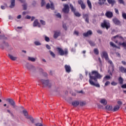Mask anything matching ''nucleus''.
<instances>
[{"instance_id": "obj_17", "label": "nucleus", "mask_w": 126, "mask_h": 126, "mask_svg": "<svg viewBox=\"0 0 126 126\" xmlns=\"http://www.w3.org/2000/svg\"><path fill=\"white\" fill-rule=\"evenodd\" d=\"M71 104L72 106H73V107H77V106L79 105V101L75 100L72 101Z\"/></svg>"}, {"instance_id": "obj_61", "label": "nucleus", "mask_w": 126, "mask_h": 126, "mask_svg": "<svg viewBox=\"0 0 126 126\" xmlns=\"http://www.w3.org/2000/svg\"><path fill=\"white\" fill-rule=\"evenodd\" d=\"M46 4V2H45V1H41V6H44L45 5V4Z\"/></svg>"}, {"instance_id": "obj_56", "label": "nucleus", "mask_w": 126, "mask_h": 126, "mask_svg": "<svg viewBox=\"0 0 126 126\" xmlns=\"http://www.w3.org/2000/svg\"><path fill=\"white\" fill-rule=\"evenodd\" d=\"M118 1L120 2V3L125 4V1H124V0H118Z\"/></svg>"}, {"instance_id": "obj_62", "label": "nucleus", "mask_w": 126, "mask_h": 126, "mask_svg": "<svg viewBox=\"0 0 126 126\" xmlns=\"http://www.w3.org/2000/svg\"><path fill=\"white\" fill-rule=\"evenodd\" d=\"M46 47L47 48V49L48 50H51V46H50V45H49V44H46Z\"/></svg>"}, {"instance_id": "obj_49", "label": "nucleus", "mask_w": 126, "mask_h": 126, "mask_svg": "<svg viewBox=\"0 0 126 126\" xmlns=\"http://www.w3.org/2000/svg\"><path fill=\"white\" fill-rule=\"evenodd\" d=\"M81 7L82 9H84L85 8H86V6L85 5V4L84 3V4L81 5Z\"/></svg>"}, {"instance_id": "obj_6", "label": "nucleus", "mask_w": 126, "mask_h": 126, "mask_svg": "<svg viewBox=\"0 0 126 126\" xmlns=\"http://www.w3.org/2000/svg\"><path fill=\"white\" fill-rule=\"evenodd\" d=\"M46 7L47 9H50V8L52 10H55V5H54V2L52 1H50V3H48Z\"/></svg>"}, {"instance_id": "obj_57", "label": "nucleus", "mask_w": 126, "mask_h": 126, "mask_svg": "<svg viewBox=\"0 0 126 126\" xmlns=\"http://www.w3.org/2000/svg\"><path fill=\"white\" fill-rule=\"evenodd\" d=\"M35 126H43V124L42 123H36L35 124Z\"/></svg>"}, {"instance_id": "obj_27", "label": "nucleus", "mask_w": 126, "mask_h": 126, "mask_svg": "<svg viewBox=\"0 0 126 126\" xmlns=\"http://www.w3.org/2000/svg\"><path fill=\"white\" fill-rule=\"evenodd\" d=\"M28 60L30 62H36V58H34V57H28Z\"/></svg>"}, {"instance_id": "obj_55", "label": "nucleus", "mask_w": 126, "mask_h": 126, "mask_svg": "<svg viewBox=\"0 0 126 126\" xmlns=\"http://www.w3.org/2000/svg\"><path fill=\"white\" fill-rule=\"evenodd\" d=\"M63 30L65 31L67 30V27H66V25L65 24H63Z\"/></svg>"}, {"instance_id": "obj_41", "label": "nucleus", "mask_w": 126, "mask_h": 126, "mask_svg": "<svg viewBox=\"0 0 126 126\" xmlns=\"http://www.w3.org/2000/svg\"><path fill=\"white\" fill-rule=\"evenodd\" d=\"M49 53H50L51 56H52V57H53V58H56V55L55 54V53H54V52H53V51L50 50Z\"/></svg>"}, {"instance_id": "obj_39", "label": "nucleus", "mask_w": 126, "mask_h": 126, "mask_svg": "<svg viewBox=\"0 0 126 126\" xmlns=\"http://www.w3.org/2000/svg\"><path fill=\"white\" fill-rule=\"evenodd\" d=\"M68 54V50L67 49L65 48L64 49L63 51V55L64 56H67V54Z\"/></svg>"}, {"instance_id": "obj_16", "label": "nucleus", "mask_w": 126, "mask_h": 126, "mask_svg": "<svg viewBox=\"0 0 126 126\" xmlns=\"http://www.w3.org/2000/svg\"><path fill=\"white\" fill-rule=\"evenodd\" d=\"M33 27H36V26H37L39 28L41 27L40 24L38 22V20H34V21L33 22Z\"/></svg>"}, {"instance_id": "obj_15", "label": "nucleus", "mask_w": 126, "mask_h": 126, "mask_svg": "<svg viewBox=\"0 0 126 126\" xmlns=\"http://www.w3.org/2000/svg\"><path fill=\"white\" fill-rule=\"evenodd\" d=\"M108 63H110L111 65V70L112 72H114L115 71V65H114V63H113V61L111 60L108 61Z\"/></svg>"}, {"instance_id": "obj_23", "label": "nucleus", "mask_w": 126, "mask_h": 126, "mask_svg": "<svg viewBox=\"0 0 126 126\" xmlns=\"http://www.w3.org/2000/svg\"><path fill=\"white\" fill-rule=\"evenodd\" d=\"M100 103L103 104L104 106H106V105H107V100H106L105 98H102L100 101Z\"/></svg>"}, {"instance_id": "obj_50", "label": "nucleus", "mask_w": 126, "mask_h": 126, "mask_svg": "<svg viewBox=\"0 0 126 126\" xmlns=\"http://www.w3.org/2000/svg\"><path fill=\"white\" fill-rule=\"evenodd\" d=\"M121 88H123V89H126V84H123L121 86Z\"/></svg>"}, {"instance_id": "obj_59", "label": "nucleus", "mask_w": 126, "mask_h": 126, "mask_svg": "<svg viewBox=\"0 0 126 126\" xmlns=\"http://www.w3.org/2000/svg\"><path fill=\"white\" fill-rule=\"evenodd\" d=\"M74 34H75V35H77V36H79V32H78L76 31H75L74 32Z\"/></svg>"}, {"instance_id": "obj_35", "label": "nucleus", "mask_w": 126, "mask_h": 126, "mask_svg": "<svg viewBox=\"0 0 126 126\" xmlns=\"http://www.w3.org/2000/svg\"><path fill=\"white\" fill-rule=\"evenodd\" d=\"M7 112H8V113L9 114V115H10L11 117H12V118L14 117V115L12 113V111H11L10 110L7 109Z\"/></svg>"}, {"instance_id": "obj_8", "label": "nucleus", "mask_w": 126, "mask_h": 126, "mask_svg": "<svg viewBox=\"0 0 126 126\" xmlns=\"http://www.w3.org/2000/svg\"><path fill=\"white\" fill-rule=\"evenodd\" d=\"M93 34V32H92V30H89L86 32L83 33L82 35L83 37H89V36H91Z\"/></svg>"}, {"instance_id": "obj_52", "label": "nucleus", "mask_w": 126, "mask_h": 126, "mask_svg": "<svg viewBox=\"0 0 126 126\" xmlns=\"http://www.w3.org/2000/svg\"><path fill=\"white\" fill-rule=\"evenodd\" d=\"M20 19H21V16H18L16 18V21H20Z\"/></svg>"}, {"instance_id": "obj_48", "label": "nucleus", "mask_w": 126, "mask_h": 126, "mask_svg": "<svg viewBox=\"0 0 126 126\" xmlns=\"http://www.w3.org/2000/svg\"><path fill=\"white\" fill-rule=\"evenodd\" d=\"M23 7L24 10H26L27 9V5L26 4H23Z\"/></svg>"}, {"instance_id": "obj_53", "label": "nucleus", "mask_w": 126, "mask_h": 126, "mask_svg": "<svg viewBox=\"0 0 126 126\" xmlns=\"http://www.w3.org/2000/svg\"><path fill=\"white\" fill-rule=\"evenodd\" d=\"M40 22L42 25H45L46 24V22L43 20H41Z\"/></svg>"}, {"instance_id": "obj_4", "label": "nucleus", "mask_w": 126, "mask_h": 126, "mask_svg": "<svg viewBox=\"0 0 126 126\" xmlns=\"http://www.w3.org/2000/svg\"><path fill=\"white\" fill-rule=\"evenodd\" d=\"M40 82L42 83V85L44 87L48 86V87H51V86H52V84L50 83V81L49 80L41 79L40 80Z\"/></svg>"}, {"instance_id": "obj_43", "label": "nucleus", "mask_w": 126, "mask_h": 126, "mask_svg": "<svg viewBox=\"0 0 126 126\" xmlns=\"http://www.w3.org/2000/svg\"><path fill=\"white\" fill-rule=\"evenodd\" d=\"M112 41H113V42H115L116 44H118L119 43V41L118 40H116V38H114V36L111 38Z\"/></svg>"}, {"instance_id": "obj_21", "label": "nucleus", "mask_w": 126, "mask_h": 126, "mask_svg": "<svg viewBox=\"0 0 126 126\" xmlns=\"http://www.w3.org/2000/svg\"><path fill=\"white\" fill-rule=\"evenodd\" d=\"M117 38H119V39H121V40H122V41H125V38H124V37L122 35L117 34L113 36L114 39H117Z\"/></svg>"}, {"instance_id": "obj_11", "label": "nucleus", "mask_w": 126, "mask_h": 126, "mask_svg": "<svg viewBox=\"0 0 126 126\" xmlns=\"http://www.w3.org/2000/svg\"><path fill=\"white\" fill-rule=\"evenodd\" d=\"M7 101H8L9 104H10V105L12 106L13 108H15V107H16V105H15V102H14V100H13V99L8 98L7 99Z\"/></svg>"}, {"instance_id": "obj_10", "label": "nucleus", "mask_w": 126, "mask_h": 126, "mask_svg": "<svg viewBox=\"0 0 126 126\" xmlns=\"http://www.w3.org/2000/svg\"><path fill=\"white\" fill-rule=\"evenodd\" d=\"M101 58H104L106 61H108L109 60V56L108 55V53L106 51L102 52V55H101Z\"/></svg>"}, {"instance_id": "obj_36", "label": "nucleus", "mask_w": 126, "mask_h": 126, "mask_svg": "<svg viewBox=\"0 0 126 126\" xmlns=\"http://www.w3.org/2000/svg\"><path fill=\"white\" fill-rule=\"evenodd\" d=\"M106 2V0H98V4H100V5H102V4H104L105 2Z\"/></svg>"}, {"instance_id": "obj_64", "label": "nucleus", "mask_w": 126, "mask_h": 126, "mask_svg": "<svg viewBox=\"0 0 126 126\" xmlns=\"http://www.w3.org/2000/svg\"><path fill=\"white\" fill-rule=\"evenodd\" d=\"M115 32H116V30L113 29L111 32V35H114Z\"/></svg>"}, {"instance_id": "obj_9", "label": "nucleus", "mask_w": 126, "mask_h": 126, "mask_svg": "<svg viewBox=\"0 0 126 126\" xmlns=\"http://www.w3.org/2000/svg\"><path fill=\"white\" fill-rule=\"evenodd\" d=\"M64 67L66 73H70L71 72V67L70 65L65 64Z\"/></svg>"}, {"instance_id": "obj_37", "label": "nucleus", "mask_w": 126, "mask_h": 126, "mask_svg": "<svg viewBox=\"0 0 126 126\" xmlns=\"http://www.w3.org/2000/svg\"><path fill=\"white\" fill-rule=\"evenodd\" d=\"M27 119L30 120L32 124H34V119H33V117H32V116H29L28 117H27Z\"/></svg>"}, {"instance_id": "obj_25", "label": "nucleus", "mask_w": 126, "mask_h": 126, "mask_svg": "<svg viewBox=\"0 0 126 126\" xmlns=\"http://www.w3.org/2000/svg\"><path fill=\"white\" fill-rule=\"evenodd\" d=\"M120 110V106L116 105L114 107L112 111L113 112H117V111H119Z\"/></svg>"}, {"instance_id": "obj_32", "label": "nucleus", "mask_w": 126, "mask_h": 126, "mask_svg": "<svg viewBox=\"0 0 126 126\" xmlns=\"http://www.w3.org/2000/svg\"><path fill=\"white\" fill-rule=\"evenodd\" d=\"M107 2H108V3H109L110 4H112V5H114V4L116 3V1H115L114 0H107Z\"/></svg>"}, {"instance_id": "obj_2", "label": "nucleus", "mask_w": 126, "mask_h": 126, "mask_svg": "<svg viewBox=\"0 0 126 126\" xmlns=\"http://www.w3.org/2000/svg\"><path fill=\"white\" fill-rule=\"evenodd\" d=\"M101 27L103 29L105 28L106 30H108L111 28V24L110 22H108L106 20H104L103 22L101 24Z\"/></svg>"}, {"instance_id": "obj_19", "label": "nucleus", "mask_w": 126, "mask_h": 126, "mask_svg": "<svg viewBox=\"0 0 126 126\" xmlns=\"http://www.w3.org/2000/svg\"><path fill=\"white\" fill-rule=\"evenodd\" d=\"M105 108L107 111H113V106L112 105H107L105 106Z\"/></svg>"}, {"instance_id": "obj_20", "label": "nucleus", "mask_w": 126, "mask_h": 126, "mask_svg": "<svg viewBox=\"0 0 126 126\" xmlns=\"http://www.w3.org/2000/svg\"><path fill=\"white\" fill-rule=\"evenodd\" d=\"M118 82L119 84H120L121 85L124 84V78H123L122 76H120L118 78Z\"/></svg>"}, {"instance_id": "obj_26", "label": "nucleus", "mask_w": 126, "mask_h": 126, "mask_svg": "<svg viewBox=\"0 0 126 126\" xmlns=\"http://www.w3.org/2000/svg\"><path fill=\"white\" fill-rule=\"evenodd\" d=\"M87 3L90 9H92V4L91 3V1L90 0H87Z\"/></svg>"}, {"instance_id": "obj_14", "label": "nucleus", "mask_w": 126, "mask_h": 126, "mask_svg": "<svg viewBox=\"0 0 126 126\" xmlns=\"http://www.w3.org/2000/svg\"><path fill=\"white\" fill-rule=\"evenodd\" d=\"M60 35H61V31H58L55 32L53 37L54 39H57V38H58V37H59Z\"/></svg>"}, {"instance_id": "obj_51", "label": "nucleus", "mask_w": 126, "mask_h": 126, "mask_svg": "<svg viewBox=\"0 0 126 126\" xmlns=\"http://www.w3.org/2000/svg\"><path fill=\"white\" fill-rule=\"evenodd\" d=\"M110 81H106L105 83V84H104V86H108V85H109V84H110Z\"/></svg>"}, {"instance_id": "obj_24", "label": "nucleus", "mask_w": 126, "mask_h": 126, "mask_svg": "<svg viewBox=\"0 0 126 126\" xmlns=\"http://www.w3.org/2000/svg\"><path fill=\"white\" fill-rule=\"evenodd\" d=\"M8 57L10 59V60H11L12 61H16V60H17V57H14L13 56L9 54L8 55Z\"/></svg>"}, {"instance_id": "obj_45", "label": "nucleus", "mask_w": 126, "mask_h": 126, "mask_svg": "<svg viewBox=\"0 0 126 126\" xmlns=\"http://www.w3.org/2000/svg\"><path fill=\"white\" fill-rule=\"evenodd\" d=\"M78 4L82 5V4H84V2H83V1H82V0H78Z\"/></svg>"}, {"instance_id": "obj_28", "label": "nucleus", "mask_w": 126, "mask_h": 126, "mask_svg": "<svg viewBox=\"0 0 126 126\" xmlns=\"http://www.w3.org/2000/svg\"><path fill=\"white\" fill-rule=\"evenodd\" d=\"M88 42L90 44V46H91V47H94V46L96 45L95 42L92 40H88Z\"/></svg>"}, {"instance_id": "obj_58", "label": "nucleus", "mask_w": 126, "mask_h": 126, "mask_svg": "<svg viewBox=\"0 0 126 126\" xmlns=\"http://www.w3.org/2000/svg\"><path fill=\"white\" fill-rule=\"evenodd\" d=\"M70 94H71L72 96H76V94L73 92H70Z\"/></svg>"}, {"instance_id": "obj_5", "label": "nucleus", "mask_w": 126, "mask_h": 126, "mask_svg": "<svg viewBox=\"0 0 126 126\" xmlns=\"http://www.w3.org/2000/svg\"><path fill=\"white\" fill-rule=\"evenodd\" d=\"M70 7L71 11H72V12L74 13L75 16H80V14L78 12H76V9H75V8L73 7V5H72V4H70Z\"/></svg>"}, {"instance_id": "obj_38", "label": "nucleus", "mask_w": 126, "mask_h": 126, "mask_svg": "<svg viewBox=\"0 0 126 126\" xmlns=\"http://www.w3.org/2000/svg\"><path fill=\"white\" fill-rule=\"evenodd\" d=\"M34 45H35V46H41L42 45L41 42H40V41H34Z\"/></svg>"}, {"instance_id": "obj_7", "label": "nucleus", "mask_w": 126, "mask_h": 126, "mask_svg": "<svg viewBox=\"0 0 126 126\" xmlns=\"http://www.w3.org/2000/svg\"><path fill=\"white\" fill-rule=\"evenodd\" d=\"M112 21L116 26H122V22H121V21L118 20V18H115L113 19Z\"/></svg>"}, {"instance_id": "obj_60", "label": "nucleus", "mask_w": 126, "mask_h": 126, "mask_svg": "<svg viewBox=\"0 0 126 126\" xmlns=\"http://www.w3.org/2000/svg\"><path fill=\"white\" fill-rule=\"evenodd\" d=\"M115 54L117 56L118 58H121V54L119 52H116Z\"/></svg>"}, {"instance_id": "obj_33", "label": "nucleus", "mask_w": 126, "mask_h": 126, "mask_svg": "<svg viewBox=\"0 0 126 126\" xmlns=\"http://www.w3.org/2000/svg\"><path fill=\"white\" fill-rule=\"evenodd\" d=\"M94 55H96V56H97V55H99V50L98 49V48H94Z\"/></svg>"}, {"instance_id": "obj_13", "label": "nucleus", "mask_w": 126, "mask_h": 126, "mask_svg": "<svg viewBox=\"0 0 126 126\" xmlns=\"http://www.w3.org/2000/svg\"><path fill=\"white\" fill-rule=\"evenodd\" d=\"M109 45L111 46V47H112V48H116V49H118V50L121 49V47L120 46H117L114 42L112 41H110L109 42Z\"/></svg>"}, {"instance_id": "obj_42", "label": "nucleus", "mask_w": 126, "mask_h": 126, "mask_svg": "<svg viewBox=\"0 0 126 126\" xmlns=\"http://www.w3.org/2000/svg\"><path fill=\"white\" fill-rule=\"evenodd\" d=\"M44 39L46 42H50V38H49V37L47 36L46 35H44Z\"/></svg>"}, {"instance_id": "obj_44", "label": "nucleus", "mask_w": 126, "mask_h": 126, "mask_svg": "<svg viewBox=\"0 0 126 126\" xmlns=\"http://www.w3.org/2000/svg\"><path fill=\"white\" fill-rule=\"evenodd\" d=\"M70 51H71V53H73L74 54H75V53H76V49H75V48L72 47L70 49Z\"/></svg>"}, {"instance_id": "obj_18", "label": "nucleus", "mask_w": 126, "mask_h": 126, "mask_svg": "<svg viewBox=\"0 0 126 126\" xmlns=\"http://www.w3.org/2000/svg\"><path fill=\"white\" fill-rule=\"evenodd\" d=\"M57 51L60 56H63V49L60 47H58Z\"/></svg>"}, {"instance_id": "obj_3", "label": "nucleus", "mask_w": 126, "mask_h": 126, "mask_svg": "<svg viewBox=\"0 0 126 126\" xmlns=\"http://www.w3.org/2000/svg\"><path fill=\"white\" fill-rule=\"evenodd\" d=\"M25 67L28 69V70H30V71H34V70H36V67L35 66L29 63H26L25 64Z\"/></svg>"}, {"instance_id": "obj_46", "label": "nucleus", "mask_w": 126, "mask_h": 126, "mask_svg": "<svg viewBox=\"0 0 126 126\" xmlns=\"http://www.w3.org/2000/svg\"><path fill=\"white\" fill-rule=\"evenodd\" d=\"M97 33H98V34H99L100 35H102V34H103V31H102V30H98L96 31Z\"/></svg>"}, {"instance_id": "obj_63", "label": "nucleus", "mask_w": 126, "mask_h": 126, "mask_svg": "<svg viewBox=\"0 0 126 126\" xmlns=\"http://www.w3.org/2000/svg\"><path fill=\"white\" fill-rule=\"evenodd\" d=\"M117 104H118V105H123V102H122V101H120V100H118V101H117Z\"/></svg>"}, {"instance_id": "obj_29", "label": "nucleus", "mask_w": 126, "mask_h": 126, "mask_svg": "<svg viewBox=\"0 0 126 126\" xmlns=\"http://www.w3.org/2000/svg\"><path fill=\"white\" fill-rule=\"evenodd\" d=\"M105 16H113V12L112 11H107L105 13Z\"/></svg>"}, {"instance_id": "obj_40", "label": "nucleus", "mask_w": 126, "mask_h": 126, "mask_svg": "<svg viewBox=\"0 0 126 126\" xmlns=\"http://www.w3.org/2000/svg\"><path fill=\"white\" fill-rule=\"evenodd\" d=\"M79 105L81 107H83V106H85L86 105V102L84 101L79 102Z\"/></svg>"}, {"instance_id": "obj_22", "label": "nucleus", "mask_w": 126, "mask_h": 126, "mask_svg": "<svg viewBox=\"0 0 126 126\" xmlns=\"http://www.w3.org/2000/svg\"><path fill=\"white\" fill-rule=\"evenodd\" d=\"M15 6V0H11V4L9 6L10 8H13Z\"/></svg>"}, {"instance_id": "obj_30", "label": "nucleus", "mask_w": 126, "mask_h": 126, "mask_svg": "<svg viewBox=\"0 0 126 126\" xmlns=\"http://www.w3.org/2000/svg\"><path fill=\"white\" fill-rule=\"evenodd\" d=\"M23 113L24 114L25 118H26V119H27V118L29 117V115H28V112H27V111H26V110H24L23 111Z\"/></svg>"}, {"instance_id": "obj_12", "label": "nucleus", "mask_w": 126, "mask_h": 126, "mask_svg": "<svg viewBox=\"0 0 126 126\" xmlns=\"http://www.w3.org/2000/svg\"><path fill=\"white\" fill-rule=\"evenodd\" d=\"M63 12L64 13H68L69 12V6H68V4L64 5Z\"/></svg>"}, {"instance_id": "obj_47", "label": "nucleus", "mask_w": 126, "mask_h": 126, "mask_svg": "<svg viewBox=\"0 0 126 126\" xmlns=\"http://www.w3.org/2000/svg\"><path fill=\"white\" fill-rule=\"evenodd\" d=\"M111 85H112L113 86H116V85H118V83L115 82V81H112L111 83Z\"/></svg>"}, {"instance_id": "obj_31", "label": "nucleus", "mask_w": 126, "mask_h": 126, "mask_svg": "<svg viewBox=\"0 0 126 126\" xmlns=\"http://www.w3.org/2000/svg\"><path fill=\"white\" fill-rule=\"evenodd\" d=\"M111 77L109 75H106L103 78V80H110L111 79Z\"/></svg>"}, {"instance_id": "obj_1", "label": "nucleus", "mask_w": 126, "mask_h": 126, "mask_svg": "<svg viewBox=\"0 0 126 126\" xmlns=\"http://www.w3.org/2000/svg\"><path fill=\"white\" fill-rule=\"evenodd\" d=\"M92 74L93 75H94V76L91 75V73H89L90 78L89 82L90 84L92 86L97 87V88H100V84L98 83V79H101L102 76L97 70H93L92 71Z\"/></svg>"}, {"instance_id": "obj_34", "label": "nucleus", "mask_w": 126, "mask_h": 126, "mask_svg": "<svg viewBox=\"0 0 126 126\" xmlns=\"http://www.w3.org/2000/svg\"><path fill=\"white\" fill-rule=\"evenodd\" d=\"M83 18L85 19V21L87 22V23H89V17L88 16H83Z\"/></svg>"}, {"instance_id": "obj_54", "label": "nucleus", "mask_w": 126, "mask_h": 126, "mask_svg": "<svg viewBox=\"0 0 126 126\" xmlns=\"http://www.w3.org/2000/svg\"><path fill=\"white\" fill-rule=\"evenodd\" d=\"M108 73H109L110 74V75H111V76H113V72H111V70L110 69L108 70Z\"/></svg>"}]
</instances>
